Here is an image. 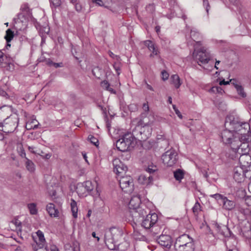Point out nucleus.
Instances as JSON below:
<instances>
[{
    "instance_id": "obj_1",
    "label": "nucleus",
    "mask_w": 251,
    "mask_h": 251,
    "mask_svg": "<svg viewBox=\"0 0 251 251\" xmlns=\"http://www.w3.org/2000/svg\"><path fill=\"white\" fill-rule=\"evenodd\" d=\"M225 126L226 129L221 133L222 141L229 146L233 151L239 149L243 142L251 141V135L249 133V124L242 122L237 116H227Z\"/></svg>"
},
{
    "instance_id": "obj_2",
    "label": "nucleus",
    "mask_w": 251,
    "mask_h": 251,
    "mask_svg": "<svg viewBox=\"0 0 251 251\" xmlns=\"http://www.w3.org/2000/svg\"><path fill=\"white\" fill-rule=\"evenodd\" d=\"M122 230L118 227H113L106 230L104 235V242L107 248L114 250L123 236Z\"/></svg>"
},
{
    "instance_id": "obj_3",
    "label": "nucleus",
    "mask_w": 251,
    "mask_h": 251,
    "mask_svg": "<svg viewBox=\"0 0 251 251\" xmlns=\"http://www.w3.org/2000/svg\"><path fill=\"white\" fill-rule=\"evenodd\" d=\"M249 142H243V145H240L239 149L234 151L236 154V157H239L240 166L247 169L251 165Z\"/></svg>"
},
{
    "instance_id": "obj_4",
    "label": "nucleus",
    "mask_w": 251,
    "mask_h": 251,
    "mask_svg": "<svg viewBox=\"0 0 251 251\" xmlns=\"http://www.w3.org/2000/svg\"><path fill=\"white\" fill-rule=\"evenodd\" d=\"M174 246L176 251H194L195 250L193 239L186 234L177 237Z\"/></svg>"
},
{
    "instance_id": "obj_5",
    "label": "nucleus",
    "mask_w": 251,
    "mask_h": 251,
    "mask_svg": "<svg viewBox=\"0 0 251 251\" xmlns=\"http://www.w3.org/2000/svg\"><path fill=\"white\" fill-rule=\"evenodd\" d=\"M134 140L133 135L130 132H127L122 136L116 142L117 149L121 151H126L132 146Z\"/></svg>"
},
{
    "instance_id": "obj_6",
    "label": "nucleus",
    "mask_w": 251,
    "mask_h": 251,
    "mask_svg": "<svg viewBox=\"0 0 251 251\" xmlns=\"http://www.w3.org/2000/svg\"><path fill=\"white\" fill-rule=\"evenodd\" d=\"M19 118L16 114L11 115L4 119L1 125V130L5 133L13 132L18 126Z\"/></svg>"
},
{
    "instance_id": "obj_7",
    "label": "nucleus",
    "mask_w": 251,
    "mask_h": 251,
    "mask_svg": "<svg viewBox=\"0 0 251 251\" xmlns=\"http://www.w3.org/2000/svg\"><path fill=\"white\" fill-rule=\"evenodd\" d=\"M193 55L200 65H201V64L207 63L210 58L209 54L206 51L204 47L201 48L200 50H197L195 46Z\"/></svg>"
},
{
    "instance_id": "obj_8",
    "label": "nucleus",
    "mask_w": 251,
    "mask_h": 251,
    "mask_svg": "<svg viewBox=\"0 0 251 251\" xmlns=\"http://www.w3.org/2000/svg\"><path fill=\"white\" fill-rule=\"evenodd\" d=\"M149 212L150 210L145 205H142L141 208L130 210V213L134 222L140 223L142 219H143L145 217V215Z\"/></svg>"
},
{
    "instance_id": "obj_9",
    "label": "nucleus",
    "mask_w": 251,
    "mask_h": 251,
    "mask_svg": "<svg viewBox=\"0 0 251 251\" xmlns=\"http://www.w3.org/2000/svg\"><path fill=\"white\" fill-rule=\"evenodd\" d=\"M150 211L145 215L141 221V225L146 229H150L155 227L158 221V215L156 213L151 214Z\"/></svg>"
},
{
    "instance_id": "obj_10",
    "label": "nucleus",
    "mask_w": 251,
    "mask_h": 251,
    "mask_svg": "<svg viewBox=\"0 0 251 251\" xmlns=\"http://www.w3.org/2000/svg\"><path fill=\"white\" fill-rule=\"evenodd\" d=\"M119 184L122 190L126 193H130L133 190V181L130 176H122L119 180Z\"/></svg>"
},
{
    "instance_id": "obj_11",
    "label": "nucleus",
    "mask_w": 251,
    "mask_h": 251,
    "mask_svg": "<svg viewBox=\"0 0 251 251\" xmlns=\"http://www.w3.org/2000/svg\"><path fill=\"white\" fill-rule=\"evenodd\" d=\"M94 187L92 182L87 181L83 183H79L76 187V191L79 197H84L92 191Z\"/></svg>"
},
{
    "instance_id": "obj_12",
    "label": "nucleus",
    "mask_w": 251,
    "mask_h": 251,
    "mask_svg": "<svg viewBox=\"0 0 251 251\" xmlns=\"http://www.w3.org/2000/svg\"><path fill=\"white\" fill-rule=\"evenodd\" d=\"M176 155L174 150L167 151L162 156L163 163L167 166H172L176 163Z\"/></svg>"
},
{
    "instance_id": "obj_13",
    "label": "nucleus",
    "mask_w": 251,
    "mask_h": 251,
    "mask_svg": "<svg viewBox=\"0 0 251 251\" xmlns=\"http://www.w3.org/2000/svg\"><path fill=\"white\" fill-rule=\"evenodd\" d=\"M248 169L241 166H236L234 169L233 178L238 182H241L245 176V173Z\"/></svg>"
},
{
    "instance_id": "obj_14",
    "label": "nucleus",
    "mask_w": 251,
    "mask_h": 251,
    "mask_svg": "<svg viewBox=\"0 0 251 251\" xmlns=\"http://www.w3.org/2000/svg\"><path fill=\"white\" fill-rule=\"evenodd\" d=\"M113 171L117 174L125 173L127 170V167L124 165L119 158H115L113 160Z\"/></svg>"
},
{
    "instance_id": "obj_15",
    "label": "nucleus",
    "mask_w": 251,
    "mask_h": 251,
    "mask_svg": "<svg viewBox=\"0 0 251 251\" xmlns=\"http://www.w3.org/2000/svg\"><path fill=\"white\" fill-rule=\"evenodd\" d=\"M157 242L162 247L169 249L172 245V238L168 235H161L157 238Z\"/></svg>"
},
{
    "instance_id": "obj_16",
    "label": "nucleus",
    "mask_w": 251,
    "mask_h": 251,
    "mask_svg": "<svg viewBox=\"0 0 251 251\" xmlns=\"http://www.w3.org/2000/svg\"><path fill=\"white\" fill-rule=\"evenodd\" d=\"M230 83L232 84V85L235 88L236 91L239 95H240L242 98H245L246 97V93L245 92L244 88L239 81L234 79H230Z\"/></svg>"
},
{
    "instance_id": "obj_17",
    "label": "nucleus",
    "mask_w": 251,
    "mask_h": 251,
    "mask_svg": "<svg viewBox=\"0 0 251 251\" xmlns=\"http://www.w3.org/2000/svg\"><path fill=\"white\" fill-rule=\"evenodd\" d=\"M145 45L148 47L150 51L151 52L150 57H153L154 55H157L159 51L157 47L150 40H146L144 42Z\"/></svg>"
},
{
    "instance_id": "obj_18",
    "label": "nucleus",
    "mask_w": 251,
    "mask_h": 251,
    "mask_svg": "<svg viewBox=\"0 0 251 251\" xmlns=\"http://www.w3.org/2000/svg\"><path fill=\"white\" fill-rule=\"evenodd\" d=\"M132 123L133 124H136V126L138 127L142 126L141 128V133H142V131L144 132V129L145 128H150V126H151V125L153 123V121L149 123H145L141 119H135L133 120Z\"/></svg>"
},
{
    "instance_id": "obj_19",
    "label": "nucleus",
    "mask_w": 251,
    "mask_h": 251,
    "mask_svg": "<svg viewBox=\"0 0 251 251\" xmlns=\"http://www.w3.org/2000/svg\"><path fill=\"white\" fill-rule=\"evenodd\" d=\"M141 200L139 196H133L129 202L128 207L130 210L141 208Z\"/></svg>"
},
{
    "instance_id": "obj_20",
    "label": "nucleus",
    "mask_w": 251,
    "mask_h": 251,
    "mask_svg": "<svg viewBox=\"0 0 251 251\" xmlns=\"http://www.w3.org/2000/svg\"><path fill=\"white\" fill-rule=\"evenodd\" d=\"M139 182L143 185H148L152 181V177L150 174H142L138 177Z\"/></svg>"
},
{
    "instance_id": "obj_21",
    "label": "nucleus",
    "mask_w": 251,
    "mask_h": 251,
    "mask_svg": "<svg viewBox=\"0 0 251 251\" xmlns=\"http://www.w3.org/2000/svg\"><path fill=\"white\" fill-rule=\"evenodd\" d=\"M215 227L217 231L224 236L226 237H230L231 236L230 231L226 226L216 225Z\"/></svg>"
},
{
    "instance_id": "obj_22",
    "label": "nucleus",
    "mask_w": 251,
    "mask_h": 251,
    "mask_svg": "<svg viewBox=\"0 0 251 251\" xmlns=\"http://www.w3.org/2000/svg\"><path fill=\"white\" fill-rule=\"evenodd\" d=\"M190 37L194 42L196 43L197 44L201 45V42L199 41V40L201 38V35L198 32L197 29L193 28L191 30Z\"/></svg>"
},
{
    "instance_id": "obj_23",
    "label": "nucleus",
    "mask_w": 251,
    "mask_h": 251,
    "mask_svg": "<svg viewBox=\"0 0 251 251\" xmlns=\"http://www.w3.org/2000/svg\"><path fill=\"white\" fill-rule=\"evenodd\" d=\"M7 59L6 56H4L3 53L0 50V65L1 67L6 68L7 69L10 70L13 69V64L10 63L4 62V58Z\"/></svg>"
},
{
    "instance_id": "obj_24",
    "label": "nucleus",
    "mask_w": 251,
    "mask_h": 251,
    "mask_svg": "<svg viewBox=\"0 0 251 251\" xmlns=\"http://www.w3.org/2000/svg\"><path fill=\"white\" fill-rule=\"evenodd\" d=\"M47 211L50 215L51 217H57L58 216L59 212L55 208V206L52 203H49L46 207Z\"/></svg>"
},
{
    "instance_id": "obj_25",
    "label": "nucleus",
    "mask_w": 251,
    "mask_h": 251,
    "mask_svg": "<svg viewBox=\"0 0 251 251\" xmlns=\"http://www.w3.org/2000/svg\"><path fill=\"white\" fill-rule=\"evenodd\" d=\"M222 203L224 208L228 210H232L235 205L234 201L228 200L226 197L225 198Z\"/></svg>"
},
{
    "instance_id": "obj_26",
    "label": "nucleus",
    "mask_w": 251,
    "mask_h": 251,
    "mask_svg": "<svg viewBox=\"0 0 251 251\" xmlns=\"http://www.w3.org/2000/svg\"><path fill=\"white\" fill-rule=\"evenodd\" d=\"M11 111V108L8 106H4L0 108V120L4 118L5 117H8V115L10 113Z\"/></svg>"
},
{
    "instance_id": "obj_27",
    "label": "nucleus",
    "mask_w": 251,
    "mask_h": 251,
    "mask_svg": "<svg viewBox=\"0 0 251 251\" xmlns=\"http://www.w3.org/2000/svg\"><path fill=\"white\" fill-rule=\"evenodd\" d=\"M71 207L73 217L76 218L77 217L78 208L76 201L73 199L71 200Z\"/></svg>"
},
{
    "instance_id": "obj_28",
    "label": "nucleus",
    "mask_w": 251,
    "mask_h": 251,
    "mask_svg": "<svg viewBox=\"0 0 251 251\" xmlns=\"http://www.w3.org/2000/svg\"><path fill=\"white\" fill-rule=\"evenodd\" d=\"M172 83L175 85L176 88H178L181 84L179 77L177 75H173L171 77Z\"/></svg>"
},
{
    "instance_id": "obj_29",
    "label": "nucleus",
    "mask_w": 251,
    "mask_h": 251,
    "mask_svg": "<svg viewBox=\"0 0 251 251\" xmlns=\"http://www.w3.org/2000/svg\"><path fill=\"white\" fill-rule=\"evenodd\" d=\"M38 122L35 119H32L31 121H28L26 124V128L28 130L37 128Z\"/></svg>"
},
{
    "instance_id": "obj_30",
    "label": "nucleus",
    "mask_w": 251,
    "mask_h": 251,
    "mask_svg": "<svg viewBox=\"0 0 251 251\" xmlns=\"http://www.w3.org/2000/svg\"><path fill=\"white\" fill-rule=\"evenodd\" d=\"M100 86L102 88L109 91L112 94L116 93V91L110 87L109 83L106 80L102 81L100 83Z\"/></svg>"
},
{
    "instance_id": "obj_31",
    "label": "nucleus",
    "mask_w": 251,
    "mask_h": 251,
    "mask_svg": "<svg viewBox=\"0 0 251 251\" xmlns=\"http://www.w3.org/2000/svg\"><path fill=\"white\" fill-rule=\"evenodd\" d=\"M184 171L180 169H177L174 173V176L176 180L180 181L184 177Z\"/></svg>"
},
{
    "instance_id": "obj_32",
    "label": "nucleus",
    "mask_w": 251,
    "mask_h": 251,
    "mask_svg": "<svg viewBox=\"0 0 251 251\" xmlns=\"http://www.w3.org/2000/svg\"><path fill=\"white\" fill-rule=\"evenodd\" d=\"M92 2L97 5L107 7L110 0H91Z\"/></svg>"
},
{
    "instance_id": "obj_33",
    "label": "nucleus",
    "mask_w": 251,
    "mask_h": 251,
    "mask_svg": "<svg viewBox=\"0 0 251 251\" xmlns=\"http://www.w3.org/2000/svg\"><path fill=\"white\" fill-rule=\"evenodd\" d=\"M25 166L26 169L30 172H33L35 170V165L32 161L28 158H26Z\"/></svg>"
},
{
    "instance_id": "obj_34",
    "label": "nucleus",
    "mask_w": 251,
    "mask_h": 251,
    "mask_svg": "<svg viewBox=\"0 0 251 251\" xmlns=\"http://www.w3.org/2000/svg\"><path fill=\"white\" fill-rule=\"evenodd\" d=\"M192 210L195 216H198L199 213L201 211V207L198 201L195 203L192 207Z\"/></svg>"
},
{
    "instance_id": "obj_35",
    "label": "nucleus",
    "mask_w": 251,
    "mask_h": 251,
    "mask_svg": "<svg viewBox=\"0 0 251 251\" xmlns=\"http://www.w3.org/2000/svg\"><path fill=\"white\" fill-rule=\"evenodd\" d=\"M27 207L29 210L30 213L31 215H36L38 210L36 208V204L35 203H30L28 204Z\"/></svg>"
},
{
    "instance_id": "obj_36",
    "label": "nucleus",
    "mask_w": 251,
    "mask_h": 251,
    "mask_svg": "<svg viewBox=\"0 0 251 251\" xmlns=\"http://www.w3.org/2000/svg\"><path fill=\"white\" fill-rule=\"evenodd\" d=\"M93 75L97 78H100L103 74V70L99 67L94 68L92 70Z\"/></svg>"
},
{
    "instance_id": "obj_37",
    "label": "nucleus",
    "mask_w": 251,
    "mask_h": 251,
    "mask_svg": "<svg viewBox=\"0 0 251 251\" xmlns=\"http://www.w3.org/2000/svg\"><path fill=\"white\" fill-rule=\"evenodd\" d=\"M36 233L39 239V243H37V244H39V246L40 245L45 244V239L43 233L40 230H38Z\"/></svg>"
},
{
    "instance_id": "obj_38",
    "label": "nucleus",
    "mask_w": 251,
    "mask_h": 251,
    "mask_svg": "<svg viewBox=\"0 0 251 251\" xmlns=\"http://www.w3.org/2000/svg\"><path fill=\"white\" fill-rule=\"evenodd\" d=\"M21 10L25 14H26L27 16H29L31 14L30 9L27 3L23 4L21 7Z\"/></svg>"
},
{
    "instance_id": "obj_39",
    "label": "nucleus",
    "mask_w": 251,
    "mask_h": 251,
    "mask_svg": "<svg viewBox=\"0 0 251 251\" xmlns=\"http://www.w3.org/2000/svg\"><path fill=\"white\" fill-rule=\"evenodd\" d=\"M14 37V32L10 29H8L6 31V35L5 36V39L7 42H9L11 41Z\"/></svg>"
},
{
    "instance_id": "obj_40",
    "label": "nucleus",
    "mask_w": 251,
    "mask_h": 251,
    "mask_svg": "<svg viewBox=\"0 0 251 251\" xmlns=\"http://www.w3.org/2000/svg\"><path fill=\"white\" fill-rule=\"evenodd\" d=\"M88 139L92 144L96 147L99 146V142L98 139L94 137L93 135H89L88 137Z\"/></svg>"
},
{
    "instance_id": "obj_41",
    "label": "nucleus",
    "mask_w": 251,
    "mask_h": 251,
    "mask_svg": "<svg viewBox=\"0 0 251 251\" xmlns=\"http://www.w3.org/2000/svg\"><path fill=\"white\" fill-rule=\"evenodd\" d=\"M38 248H36L35 247L34 250L35 251H50L49 249H48L46 247H44L45 244L40 245L39 246V244H37ZM54 248H56L55 247H52L50 249V251H51V250L53 249Z\"/></svg>"
},
{
    "instance_id": "obj_42",
    "label": "nucleus",
    "mask_w": 251,
    "mask_h": 251,
    "mask_svg": "<svg viewBox=\"0 0 251 251\" xmlns=\"http://www.w3.org/2000/svg\"><path fill=\"white\" fill-rule=\"evenodd\" d=\"M210 197L214 198L217 201H221V202H223V201L224 200L225 198L226 197L218 193L213 195H210Z\"/></svg>"
},
{
    "instance_id": "obj_43",
    "label": "nucleus",
    "mask_w": 251,
    "mask_h": 251,
    "mask_svg": "<svg viewBox=\"0 0 251 251\" xmlns=\"http://www.w3.org/2000/svg\"><path fill=\"white\" fill-rule=\"evenodd\" d=\"M157 169V167L156 166L151 164L147 168V172L148 173V174L151 175V173L155 172Z\"/></svg>"
},
{
    "instance_id": "obj_44",
    "label": "nucleus",
    "mask_w": 251,
    "mask_h": 251,
    "mask_svg": "<svg viewBox=\"0 0 251 251\" xmlns=\"http://www.w3.org/2000/svg\"><path fill=\"white\" fill-rule=\"evenodd\" d=\"M128 108L130 112H136L138 109V106L135 103H131L128 106Z\"/></svg>"
},
{
    "instance_id": "obj_45",
    "label": "nucleus",
    "mask_w": 251,
    "mask_h": 251,
    "mask_svg": "<svg viewBox=\"0 0 251 251\" xmlns=\"http://www.w3.org/2000/svg\"><path fill=\"white\" fill-rule=\"evenodd\" d=\"M12 223L15 225L19 230H21L22 223L18 219H14L12 221Z\"/></svg>"
},
{
    "instance_id": "obj_46",
    "label": "nucleus",
    "mask_w": 251,
    "mask_h": 251,
    "mask_svg": "<svg viewBox=\"0 0 251 251\" xmlns=\"http://www.w3.org/2000/svg\"><path fill=\"white\" fill-rule=\"evenodd\" d=\"M245 203L248 206H251V196H247L245 198Z\"/></svg>"
},
{
    "instance_id": "obj_47",
    "label": "nucleus",
    "mask_w": 251,
    "mask_h": 251,
    "mask_svg": "<svg viewBox=\"0 0 251 251\" xmlns=\"http://www.w3.org/2000/svg\"><path fill=\"white\" fill-rule=\"evenodd\" d=\"M50 1L55 7L59 6L61 4V0H50Z\"/></svg>"
},
{
    "instance_id": "obj_48",
    "label": "nucleus",
    "mask_w": 251,
    "mask_h": 251,
    "mask_svg": "<svg viewBox=\"0 0 251 251\" xmlns=\"http://www.w3.org/2000/svg\"><path fill=\"white\" fill-rule=\"evenodd\" d=\"M162 78L164 80H167L169 77V74L165 71H163L161 72Z\"/></svg>"
},
{
    "instance_id": "obj_49",
    "label": "nucleus",
    "mask_w": 251,
    "mask_h": 251,
    "mask_svg": "<svg viewBox=\"0 0 251 251\" xmlns=\"http://www.w3.org/2000/svg\"><path fill=\"white\" fill-rule=\"evenodd\" d=\"M203 6L205 7V10L207 14H208V11L209 10V2L207 0H204L203 2Z\"/></svg>"
},
{
    "instance_id": "obj_50",
    "label": "nucleus",
    "mask_w": 251,
    "mask_h": 251,
    "mask_svg": "<svg viewBox=\"0 0 251 251\" xmlns=\"http://www.w3.org/2000/svg\"><path fill=\"white\" fill-rule=\"evenodd\" d=\"M173 109H174L176 114L178 116V117L179 118L182 119V116L181 114L180 111L176 108V105H173Z\"/></svg>"
},
{
    "instance_id": "obj_51",
    "label": "nucleus",
    "mask_w": 251,
    "mask_h": 251,
    "mask_svg": "<svg viewBox=\"0 0 251 251\" xmlns=\"http://www.w3.org/2000/svg\"><path fill=\"white\" fill-rule=\"evenodd\" d=\"M142 108H143V110L145 112H148V111H149V105H148V102H147V103H144L143 104Z\"/></svg>"
},
{
    "instance_id": "obj_52",
    "label": "nucleus",
    "mask_w": 251,
    "mask_h": 251,
    "mask_svg": "<svg viewBox=\"0 0 251 251\" xmlns=\"http://www.w3.org/2000/svg\"><path fill=\"white\" fill-rule=\"evenodd\" d=\"M40 155L42 157V158L43 159H49L51 156V154L50 153H47V154H46L45 155H41V154H40Z\"/></svg>"
},
{
    "instance_id": "obj_53",
    "label": "nucleus",
    "mask_w": 251,
    "mask_h": 251,
    "mask_svg": "<svg viewBox=\"0 0 251 251\" xmlns=\"http://www.w3.org/2000/svg\"><path fill=\"white\" fill-rule=\"evenodd\" d=\"M217 86L212 87L209 90V92L211 93H217Z\"/></svg>"
},
{
    "instance_id": "obj_54",
    "label": "nucleus",
    "mask_w": 251,
    "mask_h": 251,
    "mask_svg": "<svg viewBox=\"0 0 251 251\" xmlns=\"http://www.w3.org/2000/svg\"><path fill=\"white\" fill-rule=\"evenodd\" d=\"M75 8L76 10L78 12L81 11L82 8V6L79 3H76Z\"/></svg>"
},
{
    "instance_id": "obj_55",
    "label": "nucleus",
    "mask_w": 251,
    "mask_h": 251,
    "mask_svg": "<svg viewBox=\"0 0 251 251\" xmlns=\"http://www.w3.org/2000/svg\"><path fill=\"white\" fill-rule=\"evenodd\" d=\"M229 82H230V81H225V80H223L222 81H221L219 83V84L220 85H227V84H228L229 83Z\"/></svg>"
},
{
    "instance_id": "obj_56",
    "label": "nucleus",
    "mask_w": 251,
    "mask_h": 251,
    "mask_svg": "<svg viewBox=\"0 0 251 251\" xmlns=\"http://www.w3.org/2000/svg\"><path fill=\"white\" fill-rule=\"evenodd\" d=\"M224 92V91L222 89V88L220 86H217V93H219V94H223V93Z\"/></svg>"
},
{
    "instance_id": "obj_57",
    "label": "nucleus",
    "mask_w": 251,
    "mask_h": 251,
    "mask_svg": "<svg viewBox=\"0 0 251 251\" xmlns=\"http://www.w3.org/2000/svg\"><path fill=\"white\" fill-rule=\"evenodd\" d=\"M114 68L117 72V74L118 75H119L120 74V68L119 67H117V66H114Z\"/></svg>"
},
{
    "instance_id": "obj_58",
    "label": "nucleus",
    "mask_w": 251,
    "mask_h": 251,
    "mask_svg": "<svg viewBox=\"0 0 251 251\" xmlns=\"http://www.w3.org/2000/svg\"><path fill=\"white\" fill-rule=\"evenodd\" d=\"M20 155L21 156V157H24L25 158V159L27 158L26 157V154H25V151L24 150H22L21 151V154H20Z\"/></svg>"
},
{
    "instance_id": "obj_59",
    "label": "nucleus",
    "mask_w": 251,
    "mask_h": 251,
    "mask_svg": "<svg viewBox=\"0 0 251 251\" xmlns=\"http://www.w3.org/2000/svg\"><path fill=\"white\" fill-rule=\"evenodd\" d=\"M92 235L93 237L96 238L97 239L98 241H99L100 240V238L98 236H96V234L95 232H92Z\"/></svg>"
},
{
    "instance_id": "obj_60",
    "label": "nucleus",
    "mask_w": 251,
    "mask_h": 251,
    "mask_svg": "<svg viewBox=\"0 0 251 251\" xmlns=\"http://www.w3.org/2000/svg\"><path fill=\"white\" fill-rule=\"evenodd\" d=\"M146 85H147V89H148L151 91H153V88L151 87V86L150 85H149V84H148L147 83H146Z\"/></svg>"
},
{
    "instance_id": "obj_61",
    "label": "nucleus",
    "mask_w": 251,
    "mask_h": 251,
    "mask_svg": "<svg viewBox=\"0 0 251 251\" xmlns=\"http://www.w3.org/2000/svg\"><path fill=\"white\" fill-rule=\"evenodd\" d=\"M28 149H29V150L31 152H33V153H37L35 151H34V150H33V149H34V148H33V147H28Z\"/></svg>"
},
{
    "instance_id": "obj_62",
    "label": "nucleus",
    "mask_w": 251,
    "mask_h": 251,
    "mask_svg": "<svg viewBox=\"0 0 251 251\" xmlns=\"http://www.w3.org/2000/svg\"><path fill=\"white\" fill-rule=\"evenodd\" d=\"M220 61H219V60H216V62H215V68L218 70V67H217V66H218V64L220 63Z\"/></svg>"
},
{
    "instance_id": "obj_63",
    "label": "nucleus",
    "mask_w": 251,
    "mask_h": 251,
    "mask_svg": "<svg viewBox=\"0 0 251 251\" xmlns=\"http://www.w3.org/2000/svg\"><path fill=\"white\" fill-rule=\"evenodd\" d=\"M155 30L157 32H158L160 31V27L158 26H156Z\"/></svg>"
},
{
    "instance_id": "obj_64",
    "label": "nucleus",
    "mask_w": 251,
    "mask_h": 251,
    "mask_svg": "<svg viewBox=\"0 0 251 251\" xmlns=\"http://www.w3.org/2000/svg\"><path fill=\"white\" fill-rule=\"evenodd\" d=\"M228 251H238V250L236 248H234L232 249L229 250Z\"/></svg>"
}]
</instances>
